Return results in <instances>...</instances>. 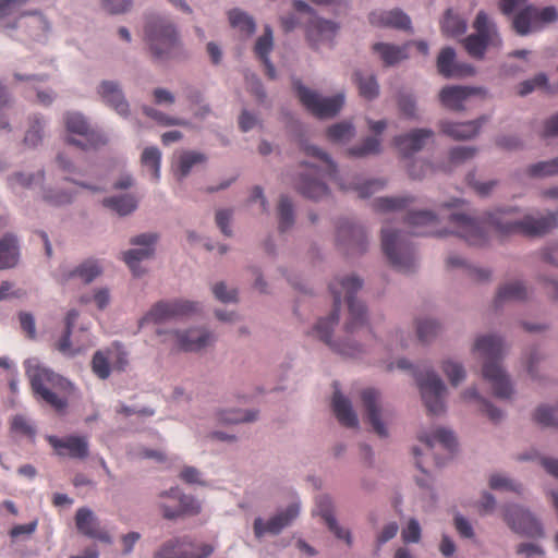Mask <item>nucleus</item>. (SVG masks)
I'll return each instance as SVG.
<instances>
[{"instance_id": "1", "label": "nucleus", "mask_w": 558, "mask_h": 558, "mask_svg": "<svg viewBox=\"0 0 558 558\" xmlns=\"http://www.w3.org/2000/svg\"><path fill=\"white\" fill-rule=\"evenodd\" d=\"M363 286L362 280L355 276L337 277L329 283L330 292L333 296L335 308L329 317L319 319L314 330L326 344L340 354L348 356H355L360 353V348L349 342H338L331 339L332 327L339 320V308L342 298L348 304L349 317L345 323V332L348 336H353L362 329H369L366 326V308L363 303L354 298V294L361 290Z\"/></svg>"}, {"instance_id": "2", "label": "nucleus", "mask_w": 558, "mask_h": 558, "mask_svg": "<svg viewBox=\"0 0 558 558\" xmlns=\"http://www.w3.org/2000/svg\"><path fill=\"white\" fill-rule=\"evenodd\" d=\"M513 214L514 209L511 208L488 211L477 218L454 213L450 215L449 220L472 235L484 230H493L500 234L536 236L546 234L558 226V213L539 218L527 215L522 219H515Z\"/></svg>"}, {"instance_id": "3", "label": "nucleus", "mask_w": 558, "mask_h": 558, "mask_svg": "<svg viewBox=\"0 0 558 558\" xmlns=\"http://www.w3.org/2000/svg\"><path fill=\"white\" fill-rule=\"evenodd\" d=\"M474 349L486 360L483 377L490 384L494 395L500 399H509L513 392L512 385L499 363L504 355L502 340L496 336H483L476 339Z\"/></svg>"}, {"instance_id": "4", "label": "nucleus", "mask_w": 558, "mask_h": 558, "mask_svg": "<svg viewBox=\"0 0 558 558\" xmlns=\"http://www.w3.org/2000/svg\"><path fill=\"white\" fill-rule=\"evenodd\" d=\"M34 396L50 405L57 412H63L68 408L66 393L72 385L69 380L52 371L35 365L26 368Z\"/></svg>"}, {"instance_id": "5", "label": "nucleus", "mask_w": 558, "mask_h": 558, "mask_svg": "<svg viewBox=\"0 0 558 558\" xmlns=\"http://www.w3.org/2000/svg\"><path fill=\"white\" fill-rule=\"evenodd\" d=\"M145 34L153 54L158 59L169 58L179 49L177 29L171 22L163 17L149 20Z\"/></svg>"}, {"instance_id": "6", "label": "nucleus", "mask_w": 558, "mask_h": 558, "mask_svg": "<svg viewBox=\"0 0 558 558\" xmlns=\"http://www.w3.org/2000/svg\"><path fill=\"white\" fill-rule=\"evenodd\" d=\"M473 26L476 34L469 35L463 39V46L472 58L483 59L488 47H501L502 41L496 26L490 23L483 11L476 15Z\"/></svg>"}, {"instance_id": "7", "label": "nucleus", "mask_w": 558, "mask_h": 558, "mask_svg": "<svg viewBox=\"0 0 558 558\" xmlns=\"http://www.w3.org/2000/svg\"><path fill=\"white\" fill-rule=\"evenodd\" d=\"M159 508L165 519L175 520L193 517L201 512V504L193 496L185 495L178 487L159 494Z\"/></svg>"}, {"instance_id": "8", "label": "nucleus", "mask_w": 558, "mask_h": 558, "mask_svg": "<svg viewBox=\"0 0 558 558\" xmlns=\"http://www.w3.org/2000/svg\"><path fill=\"white\" fill-rule=\"evenodd\" d=\"M293 86L301 104L317 118H331L340 111L343 105L344 97L342 94L322 97L316 92L303 86L300 81H294Z\"/></svg>"}, {"instance_id": "9", "label": "nucleus", "mask_w": 558, "mask_h": 558, "mask_svg": "<svg viewBox=\"0 0 558 558\" xmlns=\"http://www.w3.org/2000/svg\"><path fill=\"white\" fill-rule=\"evenodd\" d=\"M416 383L427 412L432 415L444 413L446 387L440 377L435 372L427 371L416 375Z\"/></svg>"}, {"instance_id": "10", "label": "nucleus", "mask_w": 558, "mask_h": 558, "mask_svg": "<svg viewBox=\"0 0 558 558\" xmlns=\"http://www.w3.org/2000/svg\"><path fill=\"white\" fill-rule=\"evenodd\" d=\"M215 548L211 544L195 543L189 537H175L165 542L154 558H208Z\"/></svg>"}, {"instance_id": "11", "label": "nucleus", "mask_w": 558, "mask_h": 558, "mask_svg": "<svg viewBox=\"0 0 558 558\" xmlns=\"http://www.w3.org/2000/svg\"><path fill=\"white\" fill-rule=\"evenodd\" d=\"M197 311V304L187 300L157 302L141 319V325L159 324L169 319L183 317Z\"/></svg>"}, {"instance_id": "12", "label": "nucleus", "mask_w": 558, "mask_h": 558, "mask_svg": "<svg viewBox=\"0 0 558 558\" xmlns=\"http://www.w3.org/2000/svg\"><path fill=\"white\" fill-rule=\"evenodd\" d=\"M65 126L69 133L81 135L84 138V141L69 138L68 143L71 145L88 149L106 143L104 135L92 130L86 119L80 113H68L65 116Z\"/></svg>"}, {"instance_id": "13", "label": "nucleus", "mask_w": 558, "mask_h": 558, "mask_svg": "<svg viewBox=\"0 0 558 558\" xmlns=\"http://www.w3.org/2000/svg\"><path fill=\"white\" fill-rule=\"evenodd\" d=\"M165 341L172 342L173 347L179 350L196 352L210 345L215 341V337L205 329L194 328L185 331H170Z\"/></svg>"}, {"instance_id": "14", "label": "nucleus", "mask_w": 558, "mask_h": 558, "mask_svg": "<svg viewBox=\"0 0 558 558\" xmlns=\"http://www.w3.org/2000/svg\"><path fill=\"white\" fill-rule=\"evenodd\" d=\"M504 519L510 529L530 537L543 534L541 523L525 509L519 506H509L504 513Z\"/></svg>"}, {"instance_id": "15", "label": "nucleus", "mask_w": 558, "mask_h": 558, "mask_svg": "<svg viewBox=\"0 0 558 558\" xmlns=\"http://www.w3.org/2000/svg\"><path fill=\"white\" fill-rule=\"evenodd\" d=\"M300 513V504L292 502L286 510L278 512L276 515L264 522L263 519H256L254 522V533L257 537L269 533L279 534L286 526L290 525Z\"/></svg>"}, {"instance_id": "16", "label": "nucleus", "mask_w": 558, "mask_h": 558, "mask_svg": "<svg viewBox=\"0 0 558 558\" xmlns=\"http://www.w3.org/2000/svg\"><path fill=\"white\" fill-rule=\"evenodd\" d=\"M75 525L81 534L106 544H112V537L108 531L100 525L98 518L89 508L83 507L77 509L75 513Z\"/></svg>"}, {"instance_id": "17", "label": "nucleus", "mask_w": 558, "mask_h": 558, "mask_svg": "<svg viewBox=\"0 0 558 558\" xmlns=\"http://www.w3.org/2000/svg\"><path fill=\"white\" fill-rule=\"evenodd\" d=\"M47 440L59 456L85 459L89 453L88 440L85 436L70 435L63 438L48 436Z\"/></svg>"}, {"instance_id": "18", "label": "nucleus", "mask_w": 558, "mask_h": 558, "mask_svg": "<svg viewBox=\"0 0 558 558\" xmlns=\"http://www.w3.org/2000/svg\"><path fill=\"white\" fill-rule=\"evenodd\" d=\"M315 166L305 165V172L300 174L295 184L298 191L307 198L319 199L328 194V187L319 179Z\"/></svg>"}, {"instance_id": "19", "label": "nucleus", "mask_w": 558, "mask_h": 558, "mask_svg": "<svg viewBox=\"0 0 558 558\" xmlns=\"http://www.w3.org/2000/svg\"><path fill=\"white\" fill-rule=\"evenodd\" d=\"M97 93L101 100L121 117H128L130 113V105L124 97L122 88L117 82L102 81Z\"/></svg>"}, {"instance_id": "20", "label": "nucleus", "mask_w": 558, "mask_h": 558, "mask_svg": "<svg viewBox=\"0 0 558 558\" xmlns=\"http://www.w3.org/2000/svg\"><path fill=\"white\" fill-rule=\"evenodd\" d=\"M433 136L434 132L432 130L415 129L408 134L396 136L393 144L404 157H410L420 151Z\"/></svg>"}, {"instance_id": "21", "label": "nucleus", "mask_w": 558, "mask_h": 558, "mask_svg": "<svg viewBox=\"0 0 558 558\" xmlns=\"http://www.w3.org/2000/svg\"><path fill=\"white\" fill-rule=\"evenodd\" d=\"M369 23L377 27L410 28V17L399 9L375 10L368 15Z\"/></svg>"}, {"instance_id": "22", "label": "nucleus", "mask_w": 558, "mask_h": 558, "mask_svg": "<svg viewBox=\"0 0 558 558\" xmlns=\"http://www.w3.org/2000/svg\"><path fill=\"white\" fill-rule=\"evenodd\" d=\"M274 48V34L272 29L269 25H266L264 28V33L257 37L255 45L253 47L254 56L257 60L262 62L265 68V74L269 78H275L276 71L274 65L268 59L269 53Z\"/></svg>"}, {"instance_id": "23", "label": "nucleus", "mask_w": 558, "mask_h": 558, "mask_svg": "<svg viewBox=\"0 0 558 558\" xmlns=\"http://www.w3.org/2000/svg\"><path fill=\"white\" fill-rule=\"evenodd\" d=\"M363 407L365 408L366 417L375 433L379 436H387V429L380 420V409L378 405L379 396L374 389H365L361 393Z\"/></svg>"}, {"instance_id": "24", "label": "nucleus", "mask_w": 558, "mask_h": 558, "mask_svg": "<svg viewBox=\"0 0 558 558\" xmlns=\"http://www.w3.org/2000/svg\"><path fill=\"white\" fill-rule=\"evenodd\" d=\"M384 254L397 270L410 272L416 266V258L412 246H384Z\"/></svg>"}, {"instance_id": "25", "label": "nucleus", "mask_w": 558, "mask_h": 558, "mask_svg": "<svg viewBox=\"0 0 558 558\" xmlns=\"http://www.w3.org/2000/svg\"><path fill=\"white\" fill-rule=\"evenodd\" d=\"M483 93L482 88L464 86H446L440 90L441 104L450 110L463 109V102L472 95Z\"/></svg>"}, {"instance_id": "26", "label": "nucleus", "mask_w": 558, "mask_h": 558, "mask_svg": "<svg viewBox=\"0 0 558 558\" xmlns=\"http://www.w3.org/2000/svg\"><path fill=\"white\" fill-rule=\"evenodd\" d=\"M485 121V118L462 123L441 121L440 130L444 134L453 140L463 141L474 137Z\"/></svg>"}, {"instance_id": "27", "label": "nucleus", "mask_w": 558, "mask_h": 558, "mask_svg": "<svg viewBox=\"0 0 558 558\" xmlns=\"http://www.w3.org/2000/svg\"><path fill=\"white\" fill-rule=\"evenodd\" d=\"M337 238L340 242L350 244H363L366 238L365 228L349 218L340 219L336 227Z\"/></svg>"}, {"instance_id": "28", "label": "nucleus", "mask_w": 558, "mask_h": 558, "mask_svg": "<svg viewBox=\"0 0 558 558\" xmlns=\"http://www.w3.org/2000/svg\"><path fill=\"white\" fill-rule=\"evenodd\" d=\"M339 26L332 21L313 17L307 26V37L313 44L330 41L337 34Z\"/></svg>"}, {"instance_id": "29", "label": "nucleus", "mask_w": 558, "mask_h": 558, "mask_svg": "<svg viewBox=\"0 0 558 558\" xmlns=\"http://www.w3.org/2000/svg\"><path fill=\"white\" fill-rule=\"evenodd\" d=\"M332 410L339 423L345 427H356L357 416L351 402L340 391H335L332 397Z\"/></svg>"}, {"instance_id": "30", "label": "nucleus", "mask_w": 558, "mask_h": 558, "mask_svg": "<svg viewBox=\"0 0 558 558\" xmlns=\"http://www.w3.org/2000/svg\"><path fill=\"white\" fill-rule=\"evenodd\" d=\"M410 44L396 46L391 44L377 43L373 50L377 52L386 66H391L409 57Z\"/></svg>"}, {"instance_id": "31", "label": "nucleus", "mask_w": 558, "mask_h": 558, "mask_svg": "<svg viewBox=\"0 0 558 558\" xmlns=\"http://www.w3.org/2000/svg\"><path fill=\"white\" fill-rule=\"evenodd\" d=\"M320 513L329 530L336 535V537L345 541V543L352 545V536L349 530L341 527L335 517L331 513L330 500L328 497H322L319 499Z\"/></svg>"}, {"instance_id": "32", "label": "nucleus", "mask_w": 558, "mask_h": 558, "mask_svg": "<svg viewBox=\"0 0 558 558\" xmlns=\"http://www.w3.org/2000/svg\"><path fill=\"white\" fill-rule=\"evenodd\" d=\"M405 221L413 228H426L424 231H420L422 234L435 233L434 229L438 223L437 216L430 210L411 211L407 215Z\"/></svg>"}, {"instance_id": "33", "label": "nucleus", "mask_w": 558, "mask_h": 558, "mask_svg": "<svg viewBox=\"0 0 558 558\" xmlns=\"http://www.w3.org/2000/svg\"><path fill=\"white\" fill-rule=\"evenodd\" d=\"M77 317H78V312L76 310H71L68 312L66 317H65L64 333L56 344L58 351L64 355L73 356L81 352V349H73L71 341H70L72 328H73Z\"/></svg>"}, {"instance_id": "34", "label": "nucleus", "mask_w": 558, "mask_h": 558, "mask_svg": "<svg viewBox=\"0 0 558 558\" xmlns=\"http://www.w3.org/2000/svg\"><path fill=\"white\" fill-rule=\"evenodd\" d=\"M102 272V267L96 259H86L72 270L66 279L80 278L84 283H90Z\"/></svg>"}, {"instance_id": "35", "label": "nucleus", "mask_w": 558, "mask_h": 558, "mask_svg": "<svg viewBox=\"0 0 558 558\" xmlns=\"http://www.w3.org/2000/svg\"><path fill=\"white\" fill-rule=\"evenodd\" d=\"M418 440L432 448L435 441L441 444L448 451L452 452L457 446L456 437L451 430L446 428H438L433 435L421 433Z\"/></svg>"}, {"instance_id": "36", "label": "nucleus", "mask_w": 558, "mask_h": 558, "mask_svg": "<svg viewBox=\"0 0 558 558\" xmlns=\"http://www.w3.org/2000/svg\"><path fill=\"white\" fill-rule=\"evenodd\" d=\"M278 228L281 232L291 229L295 222V213L291 199L281 196L277 206Z\"/></svg>"}, {"instance_id": "37", "label": "nucleus", "mask_w": 558, "mask_h": 558, "mask_svg": "<svg viewBox=\"0 0 558 558\" xmlns=\"http://www.w3.org/2000/svg\"><path fill=\"white\" fill-rule=\"evenodd\" d=\"M102 205L120 216H126L137 208V201L134 196L128 194L107 197L102 201Z\"/></svg>"}, {"instance_id": "38", "label": "nucleus", "mask_w": 558, "mask_h": 558, "mask_svg": "<svg viewBox=\"0 0 558 558\" xmlns=\"http://www.w3.org/2000/svg\"><path fill=\"white\" fill-rule=\"evenodd\" d=\"M526 295V288L522 282L515 281L512 283H507L499 288L495 299V304L496 306H499L502 302L506 301H521L524 300Z\"/></svg>"}, {"instance_id": "39", "label": "nucleus", "mask_w": 558, "mask_h": 558, "mask_svg": "<svg viewBox=\"0 0 558 558\" xmlns=\"http://www.w3.org/2000/svg\"><path fill=\"white\" fill-rule=\"evenodd\" d=\"M535 8L526 7L514 16L513 28L519 35H526L530 32L538 28L535 20Z\"/></svg>"}, {"instance_id": "40", "label": "nucleus", "mask_w": 558, "mask_h": 558, "mask_svg": "<svg viewBox=\"0 0 558 558\" xmlns=\"http://www.w3.org/2000/svg\"><path fill=\"white\" fill-rule=\"evenodd\" d=\"M354 82L357 85L360 95L365 99L371 100L378 96L379 86L374 75L364 76L361 72H355Z\"/></svg>"}, {"instance_id": "41", "label": "nucleus", "mask_w": 558, "mask_h": 558, "mask_svg": "<svg viewBox=\"0 0 558 558\" xmlns=\"http://www.w3.org/2000/svg\"><path fill=\"white\" fill-rule=\"evenodd\" d=\"M466 21L452 10H447L441 21V31L447 36H458L465 32Z\"/></svg>"}, {"instance_id": "42", "label": "nucleus", "mask_w": 558, "mask_h": 558, "mask_svg": "<svg viewBox=\"0 0 558 558\" xmlns=\"http://www.w3.org/2000/svg\"><path fill=\"white\" fill-rule=\"evenodd\" d=\"M153 254L151 246L145 248H133L124 253V262L131 269L135 277H140L144 274V270L140 267V263L148 258Z\"/></svg>"}, {"instance_id": "43", "label": "nucleus", "mask_w": 558, "mask_h": 558, "mask_svg": "<svg viewBox=\"0 0 558 558\" xmlns=\"http://www.w3.org/2000/svg\"><path fill=\"white\" fill-rule=\"evenodd\" d=\"M141 162L143 167L149 169L151 171V177L155 181H158L160 178V162H161V153L155 146L146 147L141 156Z\"/></svg>"}, {"instance_id": "44", "label": "nucleus", "mask_w": 558, "mask_h": 558, "mask_svg": "<svg viewBox=\"0 0 558 558\" xmlns=\"http://www.w3.org/2000/svg\"><path fill=\"white\" fill-rule=\"evenodd\" d=\"M447 267L448 268H463L468 276L476 281H486L490 278V271L483 268H476L470 266L464 259L458 256H450L447 258Z\"/></svg>"}, {"instance_id": "45", "label": "nucleus", "mask_w": 558, "mask_h": 558, "mask_svg": "<svg viewBox=\"0 0 558 558\" xmlns=\"http://www.w3.org/2000/svg\"><path fill=\"white\" fill-rule=\"evenodd\" d=\"M112 352L110 350H98L92 359L93 373L100 379H107L111 374L110 357Z\"/></svg>"}, {"instance_id": "46", "label": "nucleus", "mask_w": 558, "mask_h": 558, "mask_svg": "<svg viewBox=\"0 0 558 558\" xmlns=\"http://www.w3.org/2000/svg\"><path fill=\"white\" fill-rule=\"evenodd\" d=\"M456 52L451 47L441 49L437 58V70L444 77L449 78L454 75Z\"/></svg>"}, {"instance_id": "47", "label": "nucleus", "mask_w": 558, "mask_h": 558, "mask_svg": "<svg viewBox=\"0 0 558 558\" xmlns=\"http://www.w3.org/2000/svg\"><path fill=\"white\" fill-rule=\"evenodd\" d=\"M207 160V157L198 151H184L179 157L178 170L180 172L181 178H185L191 169L199 163H204Z\"/></svg>"}, {"instance_id": "48", "label": "nucleus", "mask_w": 558, "mask_h": 558, "mask_svg": "<svg viewBox=\"0 0 558 558\" xmlns=\"http://www.w3.org/2000/svg\"><path fill=\"white\" fill-rule=\"evenodd\" d=\"M412 202V197H379L375 199L374 206L380 211L402 210Z\"/></svg>"}, {"instance_id": "49", "label": "nucleus", "mask_w": 558, "mask_h": 558, "mask_svg": "<svg viewBox=\"0 0 558 558\" xmlns=\"http://www.w3.org/2000/svg\"><path fill=\"white\" fill-rule=\"evenodd\" d=\"M527 173L535 178L558 175V158L536 162L529 167Z\"/></svg>"}, {"instance_id": "50", "label": "nucleus", "mask_w": 558, "mask_h": 558, "mask_svg": "<svg viewBox=\"0 0 558 558\" xmlns=\"http://www.w3.org/2000/svg\"><path fill=\"white\" fill-rule=\"evenodd\" d=\"M304 151L306 155L315 157L325 163V170L330 180L337 179V166L326 153L313 145L304 146Z\"/></svg>"}, {"instance_id": "51", "label": "nucleus", "mask_w": 558, "mask_h": 558, "mask_svg": "<svg viewBox=\"0 0 558 558\" xmlns=\"http://www.w3.org/2000/svg\"><path fill=\"white\" fill-rule=\"evenodd\" d=\"M534 420L543 426L558 427V404L553 409L544 405L537 408L534 413Z\"/></svg>"}, {"instance_id": "52", "label": "nucleus", "mask_w": 558, "mask_h": 558, "mask_svg": "<svg viewBox=\"0 0 558 558\" xmlns=\"http://www.w3.org/2000/svg\"><path fill=\"white\" fill-rule=\"evenodd\" d=\"M440 326L434 319H421L417 322V337L422 342L430 341L439 331Z\"/></svg>"}, {"instance_id": "53", "label": "nucleus", "mask_w": 558, "mask_h": 558, "mask_svg": "<svg viewBox=\"0 0 558 558\" xmlns=\"http://www.w3.org/2000/svg\"><path fill=\"white\" fill-rule=\"evenodd\" d=\"M380 150V141L377 137H366L359 146L352 147L349 153L355 157L377 154Z\"/></svg>"}, {"instance_id": "54", "label": "nucleus", "mask_w": 558, "mask_h": 558, "mask_svg": "<svg viewBox=\"0 0 558 558\" xmlns=\"http://www.w3.org/2000/svg\"><path fill=\"white\" fill-rule=\"evenodd\" d=\"M143 113L166 126H168V125H186L187 124V122L182 119L169 117V116L162 113L161 111H159L153 107H149V106L143 107Z\"/></svg>"}, {"instance_id": "55", "label": "nucleus", "mask_w": 558, "mask_h": 558, "mask_svg": "<svg viewBox=\"0 0 558 558\" xmlns=\"http://www.w3.org/2000/svg\"><path fill=\"white\" fill-rule=\"evenodd\" d=\"M442 371L449 378L452 386H458L465 378V371L460 363L445 361Z\"/></svg>"}, {"instance_id": "56", "label": "nucleus", "mask_w": 558, "mask_h": 558, "mask_svg": "<svg viewBox=\"0 0 558 558\" xmlns=\"http://www.w3.org/2000/svg\"><path fill=\"white\" fill-rule=\"evenodd\" d=\"M353 135V126L347 122H340L331 125L327 130V136L330 141L341 142Z\"/></svg>"}, {"instance_id": "57", "label": "nucleus", "mask_w": 558, "mask_h": 558, "mask_svg": "<svg viewBox=\"0 0 558 558\" xmlns=\"http://www.w3.org/2000/svg\"><path fill=\"white\" fill-rule=\"evenodd\" d=\"M398 107L407 118L417 119L416 102L411 94L401 93L398 97Z\"/></svg>"}, {"instance_id": "58", "label": "nucleus", "mask_w": 558, "mask_h": 558, "mask_svg": "<svg viewBox=\"0 0 558 558\" xmlns=\"http://www.w3.org/2000/svg\"><path fill=\"white\" fill-rule=\"evenodd\" d=\"M19 246H0V270L11 268L19 262Z\"/></svg>"}, {"instance_id": "59", "label": "nucleus", "mask_w": 558, "mask_h": 558, "mask_svg": "<svg viewBox=\"0 0 558 558\" xmlns=\"http://www.w3.org/2000/svg\"><path fill=\"white\" fill-rule=\"evenodd\" d=\"M547 76L544 73H538L533 78L526 80L519 85V95L525 96L532 93L535 88L547 86Z\"/></svg>"}, {"instance_id": "60", "label": "nucleus", "mask_w": 558, "mask_h": 558, "mask_svg": "<svg viewBox=\"0 0 558 558\" xmlns=\"http://www.w3.org/2000/svg\"><path fill=\"white\" fill-rule=\"evenodd\" d=\"M41 122L39 118L35 117L32 122L31 126L27 130L25 137H24V144L29 147H35L37 144L41 141Z\"/></svg>"}, {"instance_id": "61", "label": "nucleus", "mask_w": 558, "mask_h": 558, "mask_svg": "<svg viewBox=\"0 0 558 558\" xmlns=\"http://www.w3.org/2000/svg\"><path fill=\"white\" fill-rule=\"evenodd\" d=\"M11 429L14 433L33 437L35 435V428L31 422L24 415H15L11 421Z\"/></svg>"}, {"instance_id": "62", "label": "nucleus", "mask_w": 558, "mask_h": 558, "mask_svg": "<svg viewBox=\"0 0 558 558\" xmlns=\"http://www.w3.org/2000/svg\"><path fill=\"white\" fill-rule=\"evenodd\" d=\"M489 486L493 489H505V490H511L515 493H521L522 487L519 484L513 483L508 477H505L499 474H494L489 478Z\"/></svg>"}, {"instance_id": "63", "label": "nucleus", "mask_w": 558, "mask_h": 558, "mask_svg": "<svg viewBox=\"0 0 558 558\" xmlns=\"http://www.w3.org/2000/svg\"><path fill=\"white\" fill-rule=\"evenodd\" d=\"M402 541L407 544L418 543L421 539V526L417 520L410 519L408 525L401 532Z\"/></svg>"}, {"instance_id": "64", "label": "nucleus", "mask_w": 558, "mask_h": 558, "mask_svg": "<svg viewBox=\"0 0 558 558\" xmlns=\"http://www.w3.org/2000/svg\"><path fill=\"white\" fill-rule=\"evenodd\" d=\"M213 293L217 300L222 303L235 302L238 300V291L230 289L223 282H218L213 287Z\"/></svg>"}]
</instances>
